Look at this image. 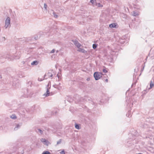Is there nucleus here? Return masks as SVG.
Returning <instances> with one entry per match:
<instances>
[{"instance_id":"23","label":"nucleus","mask_w":154,"mask_h":154,"mask_svg":"<svg viewBox=\"0 0 154 154\" xmlns=\"http://www.w3.org/2000/svg\"><path fill=\"white\" fill-rule=\"evenodd\" d=\"M97 47V45L96 44H94L93 45V48L94 49H95Z\"/></svg>"},{"instance_id":"16","label":"nucleus","mask_w":154,"mask_h":154,"mask_svg":"<svg viewBox=\"0 0 154 154\" xmlns=\"http://www.w3.org/2000/svg\"><path fill=\"white\" fill-rule=\"evenodd\" d=\"M90 2L94 5H96L97 3L96 0H91Z\"/></svg>"},{"instance_id":"42","label":"nucleus","mask_w":154,"mask_h":154,"mask_svg":"<svg viewBox=\"0 0 154 154\" xmlns=\"http://www.w3.org/2000/svg\"><path fill=\"white\" fill-rule=\"evenodd\" d=\"M52 114L54 115V113H52Z\"/></svg>"},{"instance_id":"39","label":"nucleus","mask_w":154,"mask_h":154,"mask_svg":"<svg viewBox=\"0 0 154 154\" xmlns=\"http://www.w3.org/2000/svg\"><path fill=\"white\" fill-rule=\"evenodd\" d=\"M138 154H143L142 153H138Z\"/></svg>"},{"instance_id":"31","label":"nucleus","mask_w":154,"mask_h":154,"mask_svg":"<svg viewBox=\"0 0 154 154\" xmlns=\"http://www.w3.org/2000/svg\"><path fill=\"white\" fill-rule=\"evenodd\" d=\"M57 76L58 77V79H60V75H58V73L57 74Z\"/></svg>"},{"instance_id":"41","label":"nucleus","mask_w":154,"mask_h":154,"mask_svg":"<svg viewBox=\"0 0 154 154\" xmlns=\"http://www.w3.org/2000/svg\"><path fill=\"white\" fill-rule=\"evenodd\" d=\"M55 112V114H56V113H57V112H56V111Z\"/></svg>"},{"instance_id":"12","label":"nucleus","mask_w":154,"mask_h":154,"mask_svg":"<svg viewBox=\"0 0 154 154\" xmlns=\"http://www.w3.org/2000/svg\"><path fill=\"white\" fill-rule=\"evenodd\" d=\"M132 15L133 16H138L139 15V14L138 13V12L137 11H134L132 12Z\"/></svg>"},{"instance_id":"17","label":"nucleus","mask_w":154,"mask_h":154,"mask_svg":"<svg viewBox=\"0 0 154 154\" xmlns=\"http://www.w3.org/2000/svg\"><path fill=\"white\" fill-rule=\"evenodd\" d=\"M53 16L55 18H57L58 17V16L55 12H53Z\"/></svg>"},{"instance_id":"40","label":"nucleus","mask_w":154,"mask_h":154,"mask_svg":"<svg viewBox=\"0 0 154 154\" xmlns=\"http://www.w3.org/2000/svg\"><path fill=\"white\" fill-rule=\"evenodd\" d=\"M49 86V84H48V85H47V87H48Z\"/></svg>"},{"instance_id":"20","label":"nucleus","mask_w":154,"mask_h":154,"mask_svg":"<svg viewBox=\"0 0 154 154\" xmlns=\"http://www.w3.org/2000/svg\"><path fill=\"white\" fill-rule=\"evenodd\" d=\"M20 127V125H19L18 124L16 125V126L15 127V128H14V130H17L18 128H19Z\"/></svg>"},{"instance_id":"11","label":"nucleus","mask_w":154,"mask_h":154,"mask_svg":"<svg viewBox=\"0 0 154 154\" xmlns=\"http://www.w3.org/2000/svg\"><path fill=\"white\" fill-rule=\"evenodd\" d=\"M116 26V25L115 23H113L110 24L109 25V27L110 28H115Z\"/></svg>"},{"instance_id":"18","label":"nucleus","mask_w":154,"mask_h":154,"mask_svg":"<svg viewBox=\"0 0 154 154\" xmlns=\"http://www.w3.org/2000/svg\"><path fill=\"white\" fill-rule=\"evenodd\" d=\"M75 127L76 129H79L80 128L79 125L76 123H75Z\"/></svg>"},{"instance_id":"19","label":"nucleus","mask_w":154,"mask_h":154,"mask_svg":"<svg viewBox=\"0 0 154 154\" xmlns=\"http://www.w3.org/2000/svg\"><path fill=\"white\" fill-rule=\"evenodd\" d=\"M42 154H51L50 152L48 151H44Z\"/></svg>"},{"instance_id":"13","label":"nucleus","mask_w":154,"mask_h":154,"mask_svg":"<svg viewBox=\"0 0 154 154\" xmlns=\"http://www.w3.org/2000/svg\"><path fill=\"white\" fill-rule=\"evenodd\" d=\"M10 117L12 119H16L17 117L15 114H13L12 115L10 116Z\"/></svg>"},{"instance_id":"27","label":"nucleus","mask_w":154,"mask_h":154,"mask_svg":"<svg viewBox=\"0 0 154 154\" xmlns=\"http://www.w3.org/2000/svg\"><path fill=\"white\" fill-rule=\"evenodd\" d=\"M47 5L45 3H44V8L45 9H47Z\"/></svg>"},{"instance_id":"6","label":"nucleus","mask_w":154,"mask_h":154,"mask_svg":"<svg viewBox=\"0 0 154 154\" xmlns=\"http://www.w3.org/2000/svg\"><path fill=\"white\" fill-rule=\"evenodd\" d=\"M72 41L73 42L74 44L75 45V46H76L78 48H79L81 47V44L79 43L77 40H72Z\"/></svg>"},{"instance_id":"24","label":"nucleus","mask_w":154,"mask_h":154,"mask_svg":"<svg viewBox=\"0 0 154 154\" xmlns=\"http://www.w3.org/2000/svg\"><path fill=\"white\" fill-rule=\"evenodd\" d=\"M53 87H54L55 88H57L58 89H59V88L58 86V85H53Z\"/></svg>"},{"instance_id":"15","label":"nucleus","mask_w":154,"mask_h":154,"mask_svg":"<svg viewBox=\"0 0 154 154\" xmlns=\"http://www.w3.org/2000/svg\"><path fill=\"white\" fill-rule=\"evenodd\" d=\"M41 140L43 142L46 143H47L48 142V141L47 140H46L45 139L42 138Z\"/></svg>"},{"instance_id":"26","label":"nucleus","mask_w":154,"mask_h":154,"mask_svg":"<svg viewBox=\"0 0 154 154\" xmlns=\"http://www.w3.org/2000/svg\"><path fill=\"white\" fill-rule=\"evenodd\" d=\"M103 71L104 73H106L107 72V71L105 69H103Z\"/></svg>"},{"instance_id":"14","label":"nucleus","mask_w":154,"mask_h":154,"mask_svg":"<svg viewBox=\"0 0 154 154\" xmlns=\"http://www.w3.org/2000/svg\"><path fill=\"white\" fill-rule=\"evenodd\" d=\"M96 5L98 7H103V5L101 4L100 3H97Z\"/></svg>"},{"instance_id":"10","label":"nucleus","mask_w":154,"mask_h":154,"mask_svg":"<svg viewBox=\"0 0 154 154\" xmlns=\"http://www.w3.org/2000/svg\"><path fill=\"white\" fill-rule=\"evenodd\" d=\"M39 61L37 60H35L33 61L31 63L32 65H36L38 64Z\"/></svg>"},{"instance_id":"25","label":"nucleus","mask_w":154,"mask_h":154,"mask_svg":"<svg viewBox=\"0 0 154 154\" xmlns=\"http://www.w3.org/2000/svg\"><path fill=\"white\" fill-rule=\"evenodd\" d=\"M61 139H60L57 142V144H60L61 142Z\"/></svg>"},{"instance_id":"3","label":"nucleus","mask_w":154,"mask_h":154,"mask_svg":"<svg viewBox=\"0 0 154 154\" xmlns=\"http://www.w3.org/2000/svg\"><path fill=\"white\" fill-rule=\"evenodd\" d=\"M11 23V19L10 17H8L5 21V29H7L10 25Z\"/></svg>"},{"instance_id":"38","label":"nucleus","mask_w":154,"mask_h":154,"mask_svg":"<svg viewBox=\"0 0 154 154\" xmlns=\"http://www.w3.org/2000/svg\"><path fill=\"white\" fill-rule=\"evenodd\" d=\"M29 83H30V84H31V82H29Z\"/></svg>"},{"instance_id":"1","label":"nucleus","mask_w":154,"mask_h":154,"mask_svg":"<svg viewBox=\"0 0 154 154\" xmlns=\"http://www.w3.org/2000/svg\"><path fill=\"white\" fill-rule=\"evenodd\" d=\"M102 73L98 72H95L94 74V76L96 80L100 79L101 77Z\"/></svg>"},{"instance_id":"4","label":"nucleus","mask_w":154,"mask_h":154,"mask_svg":"<svg viewBox=\"0 0 154 154\" xmlns=\"http://www.w3.org/2000/svg\"><path fill=\"white\" fill-rule=\"evenodd\" d=\"M35 132L39 135H42L43 134L44 130L43 128H37L35 129Z\"/></svg>"},{"instance_id":"34","label":"nucleus","mask_w":154,"mask_h":154,"mask_svg":"<svg viewBox=\"0 0 154 154\" xmlns=\"http://www.w3.org/2000/svg\"><path fill=\"white\" fill-rule=\"evenodd\" d=\"M106 81V82H108V79H106L105 80Z\"/></svg>"},{"instance_id":"5","label":"nucleus","mask_w":154,"mask_h":154,"mask_svg":"<svg viewBox=\"0 0 154 154\" xmlns=\"http://www.w3.org/2000/svg\"><path fill=\"white\" fill-rule=\"evenodd\" d=\"M20 57V53L19 52L16 53L13 56H11L12 58H13L12 60L14 59H19Z\"/></svg>"},{"instance_id":"35","label":"nucleus","mask_w":154,"mask_h":154,"mask_svg":"<svg viewBox=\"0 0 154 154\" xmlns=\"http://www.w3.org/2000/svg\"><path fill=\"white\" fill-rule=\"evenodd\" d=\"M89 98L88 99V100H90L91 99V98Z\"/></svg>"},{"instance_id":"7","label":"nucleus","mask_w":154,"mask_h":154,"mask_svg":"<svg viewBox=\"0 0 154 154\" xmlns=\"http://www.w3.org/2000/svg\"><path fill=\"white\" fill-rule=\"evenodd\" d=\"M53 70H51L49 71L46 74L44 75V78L46 76H47L48 77H52L53 76Z\"/></svg>"},{"instance_id":"30","label":"nucleus","mask_w":154,"mask_h":154,"mask_svg":"<svg viewBox=\"0 0 154 154\" xmlns=\"http://www.w3.org/2000/svg\"><path fill=\"white\" fill-rule=\"evenodd\" d=\"M61 154L62 153H65L64 151V150H62V151L60 152Z\"/></svg>"},{"instance_id":"9","label":"nucleus","mask_w":154,"mask_h":154,"mask_svg":"<svg viewBox=\"0 0 154 154\" xmlns=\"http://www.w3.org/2000/svg\"><path fill=\"white\" fill-rule=\"evenodd\" d=\"M78 51L80 52H81L83 53H87V51H86L83 49H82L80 48H79V49L78 50Z\"/></svg>"},{"instance_id":"37","label":"nucleus","mask_w":154,"mask_h":154,"mask_svg":"<svg viewBox=\"0 0 154 154\" xmlns=\"http://www.w3.org/2000/svg\"><path fill=\"white\" fill-rule=\"evenodd\" d=\"M124 17H126V15L125 14H124Z\"/></svg>"},{"instance_id":"33","label":"nucleus","mask_w":154,"mask_h":154,"mask_svg":"<svg viewBox=\"0 0 154 154\" xmlns=\"http://www.w3.org/2000/svg\"><path fill=\"white\" fill-rule=\"evenodd\" d=\"M38 80L39 81H42L43 79H40V78H38Z\"/></svg>"},{"instance_id":"32","label":"nucleus","mask_w":154,"mask_h":154,"mask_svg":"<svg viewBox=\"0 0 154 154\" xmlns=\"http://www.w3.org/2000/svg\"><path fill=\"white\" fill-rule=\"evenodd\" d=\"M90 80V78L89 77H88L87 79H86V80L87 81H89Z\"/></svg>"},{"instance_id":"21","label":"nucleus","mask_w":154,"mask_h":154,"mask_svg":"<svg viewBox=\"0 0 154 154\" xmlns=\"http://www.w3.org/2000/svg\"><path fill=\"white\" fill-rule=\"evenodd\" d=\"M154 86V84L153 82L151 81L150 83V88H152Z\"/></svg>"},{"instance_id":"8","label":"nucleus","mask_w":154,"mask_h":154,"mask_svg":"<svg viewBox=\"0 0 154 154\" xmlns=\"http://www.w3.org/2000/svg\"><path fill=\"white\" fill-rule=\"evenodd\" d=\"M47 91L46 93H45L43 95L45 96V97H48L50 95V92L48 88H47Z\"/></svg>"},{"instance_id":"28","label":"nucleus","mask_w":154,"mask_h":154,"mask_svg":"<svg viewBox=\"0 0 154 154\" xmlns=\"http://www.w3.org/2000/svg\"><path fill=\"white\" fill-rule=\"evenodd\" d=\"M55 50L54 49H53L51 52V53H53L54 52Z\"/></svg>"},{"instance_id":"22","label":"nucleus","mask_w":154,"mask_h":154,"mask_svg":"<svg viewBox=\"0 0 154 154\" xmlns=\"http://www.w3.org/2000/svg\"><path fill=\"white\" fill-rule=\"evenodd\" d=\"M42 128H43V129H44V131H45V130H47V131H48L49 130V128H47V127H42Z\"/></svg>"},{"instance_id":"36","label":"nucleus","mask_w":154,"mask_h":154,"mask_svg":"<svg viewBox=\"0 0 154 154\" xmlns=\"http://www.w3.org/2000/svg\"><path fill=\"white\" fill-rule=\"evenodd\" d=\"M2 78V76L1 75H0V79H1Z\"/></svg>"},{"instance_id":"29","label":"nucleus","mask_w":154,"mask_h":154,"mask_svg":"<svg viewBox=\"0 0 154 154\" xmlns=\"http://www.w3.org/2000/svg\"><path fill=\"white\" fill-rule=\"evenodd\" d=\"M38 38V36H35L34 37V38L35 40H37Z\"/></svg>"},{"instance_id":"2","label":"nucleus","mask_w":154,"mask_h":154,"mask_svg":"<svg viewBox=\"0 0 154 154\" xmlns=\"http://www.w3.org/2000/svg\"><path fill=\"white\" fill-rule=\"evenodd\" d=\"M2 57L3 58L8 59V60H12L13 58H12L11 56L9 54H5L2 56L1 54H0V58Z\"/></svg>"}]
</instances>
